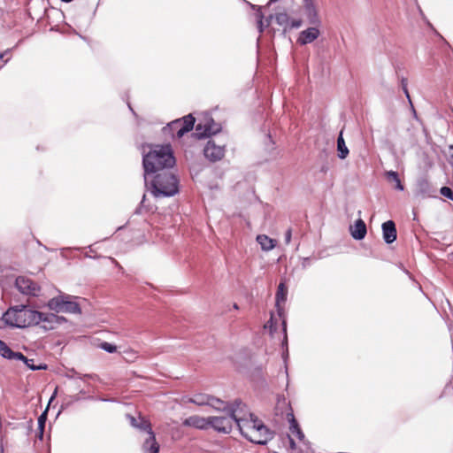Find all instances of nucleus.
Here are the masks:
<instances>
[{"mask_svg":"<svg viewBox=\"0 0 453 453\" xmlns=\"http://www.w3.org/2000/svg\"><path fill=\"white\" fill-rule=\"evenodd\" d=\"M273 18H274V16H273V15H269V16L265 19V20L264 21V22H265V27H269V26H270V24H271V22H272V19H273Z\"/></svg>","mask_w":453,"mask_h":453,"instance_id":"obj_42","label":"nucleus"},{"mask_svg":"<svg viewBox=\"0 0 453 453\" xmlns=\"http://www.w3.org/2000/svg\"><path fill=\"white\" fill-rule=\"evenodd\" d=\"M282 326H283V332H284V340H283V342H282V345H286L288 344V337H287V322L285 320V319H283L282 320Z\"/></svg>","mask_w":453,"mask_h":453,"instance_id":"obj_37","label":"nucleus"},{"mask_svg":"<svg viewBox=\"0 0 453 453\" xmlns=\"http://www.w3.org/2000/svg\"><path fill=\"white\" fill-rule=\"evenodd\" d=\"M289 444L292 449H296V442L292 438H289Z\"/></svg>","mask_w":453,"mask_h":453,"instance_id":"obj_44","label":"nucleus"},{"mask_svg":"<svg viewBox=\"0 0 453 453\" xmlns=\"http://www.w3.org/2000/svg\"><path fill=\"white\" fill-rule=\"evenodd\" d=\"M147 187L155 197H169L179 192V180L173 170H167L151 173Z\"/></svg>","mask_w":453,"mask_h":453,"instance_id":"obj_4","label":"nucleus"},{"mask_svg":"<svg viewBox=\"0 0 453 453\" xmlns=\"http://www.w3.org/2000/svg\"><path fill=\"white\" fill-rule=\"evenodd\" d=\"M203 154L206 158L215 162L220 160L225 154V148L220 145H217L214 142L209 141L203 149Z\"/></svg>","mask_w":453,"mask_h":453,"instance_id":"obj_9","label":"nucleus"},{"mask_svg":"<svg viewBox=\"0 0 453 453\" xmlns=\"http://www.w3.org/2000/svg\"><path fill=\"white\" fill-rule=\"evenodd\" d=\"M100 348L108 353H114L117 351V347L107 342L100 343Z\"/></svg>","mask_w":453,"mask_h":453,"instance_id":"obj_33","label":"nucleus"},{"mask_svg":"<svg viewBox=\"0 0 453 453\" xmlns=\"http://www.w3.org/2000/svg\"><path fill=\"white\" fill-rule=\"evenodd\" d=\"M382 235L386 243L391 244L396 240L397 232L393 220H388L382 224Z\"/></svg>","mask_w":453,"mask_h":453,"instance_id":"obj_12","label":"nucleus"},{"mask_svg":"<svg viewBox=\"0 0 453 453\" xmlns=\"http://www.w3.org/2000/svg\"><path fill=\"white\" fill-rule=\"evenodd\" d=\"M233 307H234V309H235V310H238V309H239V306L237 305V303H234Z\"/></svg>","mask_w":453,"mask_h":453,"instance_id":"obj_47","label":"nucleus"},{"mask_svg":"<svg viewBox=\"0 0 453 453\" xmlns=\"http://www.w3.org/2000/svg\"><path fill=\"white\" fill-rule=\"evenodd\" d=\"M440 193L441 196L447 197L448 199L453 201V190L449 187H442L440 189Z\"/></svg>","mask_w":453,"mask_h":453,"instance_id":"obj_34","label":"nucleus"},{"mask_svg":"<svg viewBox=\"0 0 453 453\" xmlns=\"http://www.w3.org/2000/svg\"><path fill=\"white\" fill-rule=\"evenodd\" d=\"M292 232L291 229H288L285 233V243L288 244L291 241Z\"/></svg>","mask_w":453,"mask_h":453,"instance_id":"obj_39","label":"nucleus"},{"mask_svg":"<svg viewBox=\"0 0 453 453\" xmlns=\"http://www.w3.org/2000/svg\"><path fill=\"white\" fill-rule=\"evenodd\" d=\"M111 260L119 267V268H122L120 266V265L118 263V261H116L114 258L111 257Z\"/></svg>","mask_w":453,"mask_h":453,"instance_id":"obj_45","label":"nucleus"},{"mask_svg":"<svg viewBox=\"0 0 453 453\" xmlns=\"http://www.w3.org/2000/svg\"><path fill=\"white\" fill-rule=\"evenodd\" d=\"M45 422H46V411H44L38 418V426H39V429H40V433H39L40 439H42L43 428L45 426Z\"/></svg>","mask_w":453,"mask_h":453,"instance_id":"obj_32","label":"nucleus"},{"mask_svg":"<svg viewBox=\"0 0 453 453\" xmlns=\"http://www.w3.org/2000/svg\"><path fill=\"white\" fill-rule=\"evenodd\" d=\"M303 24V21L302 19H293L291 21H289V28H298L302 26Z\"/></svg>","mask_w":453,"mask_h":453,"instance_id":"obj_35","label":"nucleus"},{"mask_svg":"<svg viewBox=\"0 0 453 453\" xmlns=\"http://www.w3.org/2000/svg\"><path fill=\"white\" fill-rule=\"evenodd\" d=\"M15 351L12 350L9 346L0 340V355L7 359L12 360Z\"/></svg>","mask_w":453,"mask_h":453,"instance_id":"obj_26","label":"nucleus"},{"mask_svg":"<svg viewBox=\"0 0 453 453\" xmlns=\"http://www.w3.org/2000/svg\"><path fill=\"white\" fill-rule=\"evenodd\" d=\"M407 85H408V81L406 78H402L401 79V87L403 89H405V88H407Z\"/></svg>","mask_w":453,"mask_h":453,"instance_id":"obj_43","label":"nucleus"},{"mask_svg":"<svg viewBox=\"0 0 453 453\" xmlns=\"http://www.w3.org/2000/svg\"><path fill=\"white\" fill-rule=\"evenodd\" d=\"M288 289L283 282H280L278 286L276 292V306L278 307L279 315L281 316L280 303H285L287 299Z\"/></svg>","mask_w":453,"mask_h":453,"instance_id":"obj_18","label":"nucleus"},{"mask_svg":"<svg viewBox=\"0 0 453 453\" xmlns=\"http://www.w3.org/2000/svg\"><path fill=\"white\" fill-rule=\"evenodd\" d=\"M187 402L199 406H203L213 404V403L217 401L215 400L214 396L203 393H198L195 394L192 397L188 398Z\"/></svg>","mask_w":453,"mask_h":453,"instance_id":"obj_16","label":"nucleus"},{"mask_svg":"<svg viewBox=\"0 0 453 453\" xmlns=\"http://www.w3.org/2000/svg\"><path fill=\"white\" fill-rule=\"evenodd\" d=\"M337 150H338V157L341 159H344L349 155V149L347 148L345 144V141L342 137V133L341 132L340 135L337 138Z\"/></svg>","mask_w":453,"mask_h":453,"instance_id":"obj_23","label":"nucleus"},{"mask_svg":"<svg viewBox=\"0 0 453 453\" xmlns=\"http://www.w3.org/2000/svg\"><path fill=\"white\" fill-rule=\"evenodd\" d=\"M287 418L290 424L289 430L292 433V434H295L296 431H298L301 428L299 427V425L296 420L294 414L292 412L287 413Z\"/></svg>","mask_w":453,"mask_h":453,"instance_id":"obj_29","label":"nucleus"},{"mask_svg":"<svg viewBox=\"0 0 453 453\" xmlns=\"http://www.w3.org/2000/svg\"><path fill=\"white\" fill-rule=\"evenodd\" d=\"M62 312L78 314L81 313V308L76 302L65 298Z\"/></svg>","mask_w":453,"mask_h":453,"instance_id":"obj_22","label":"nucleus"},{"mask_svg":"<svg viewBox=\"0 0 453 453\" xmlns=\"http://www.w3.org/2000/svg\"><path fill=\"white\" fill-rule=\"evenodd\" d=\"M257 19V29L260 34H262L265 30V24L264 22V14L261 11V7H257V12L255 13Z\"/></svg>","mask_w":453,"mask_h":453,"instance_id":"obj_28","label":"nucleus"},{"mask_svg":"<svg viewBox=\"0 0 453 453\" xmlns=\"http://www.w3.org/2000/svg\"><path fill=\"white\" fill-rule=\"evenodd\" d=\"M206 127L204 133L206 136L215 134L220 131V125L216 123L211 118L205 117Z\"/></svg>","mask_w":453,"mask_h":453,"instance_id":"obj_20","label":"nucleus"},{"mask_svg":"<svg viewBox=\"0 0 453 453\" xmlns=\"http://www.w3.org/2000/svg\"><path fill=\"white\" fill-rule=\"evenodd\" d=\"M294 435H296L300 441H303L304 440V434H303V433L302 432L301 429L296 431V433Z\"/></svg>","mask_w":453,"mask_h":453,"instance_id":"obj_40","label":"nucleus"},{"mask_svg":"<svg viewBox=\"0 0 453 453\" xmlns=\"http://www.w3.org/2000/svg\"><path fill=\"white\" fill-rule=\"evenodd\" d=\"M386 177L388 181L394 182L395 188L403 191L404 189L403 185L402 184L398 173L395 171H388L386 173Z\"/></svg>","mask_w":453,"mask_h":453,"instance_id":"obj_24","label":"nucleus"},{"mask_svg":"<svg viewBox=\"0 0 453 453\" xmlns=\"http://www.w3.org/2000/svg\"><path fill=\"white\" fill-rule=\"evenodd\" d=\"M257 242L260 244L263 250L268 251L275 247V241L269 238L265 234H259L257 237Z\"/></svg>","mask_w":453,"mask_h":453,"instance_id":"obj_21","label":"nucleus"},{"mask_svg":"<svg viewBox=\"0 0 453 453\" xmlns=\"http://www.w3.org/2000/svg\"><path fill=\"white\" fill-rule=\"evenodd\" d=\"M58 319L53 313H42L26 305L11 307L3 314V320L7 325L19 328L37 325L42 321L53 322Z\"/></svg>","mask_w":453,"mask_h":453,"instance_id":"obj_3","label":"nucleus"},{"mask_svg":"<svg viewBox=\"0 0 453 453\" xmlns=\"http://www.w3.org/2000/svg\"><path fill=\"white\" fill-rule=\"evenodd\" d=\"M435 188L432 184L425 178L418 180L416 184L415 193L417 196L425 197H435Z\"/></svg>","mask_w":453,"mask_h":453,"instance_id":"obj_10","label":"nucleus"},{"mask_svg":"<svg viewBox=\"0 0 453 453\" xmlns=\"http://www.w3.org/2000/svg\"><path fill=\"white\" fill-rule=\"evenodd\" d=\"M65 298H71V296H59L51 298L48 302L49 308L51 311H54L56 312H62Z\"/></svg>","mask_w":453,"mask_h":453,"instance_id":"obj_19","label":"nucleus"},{"mask_svg":"<svg viewBox=\"0 0 453 453\" xmlns=\"http://www.w3.org/2000/svg\"><path fill=\"white\" fill-rule=\"evenodd\" d=\"M302 6L308 22L311 25L320 24L317 0H302Z\"/></svg>","mask_w":453,"mask_h":453,"instance_id":"obj_8","label":"nucleus"},{"mask_svg":"<svg viewBox=\"0 0 453 453\" xmlns=\"http://www.w3.org/2000/svg\"><path fill=\"white\" fill-rule=\"evenodd\" d=\"M175 157L170 144H147L142 147V165L145 186L151 173L173 170Z\"/></svg>","mask_w":453,"mask_h":453,"instance_id":"obj_1","label":"nucleus"},{"mask_svg":"<svg viewBox=\"0 0 453 453\" xmlns=\"http://www.w3.org/2000/svg\"><path fill=\"white\" fill-rule=\"evenodd\" d=\"M274 19L276 23L279 26L287 27L289 24L290 19L289 16L286 12H278L274 15ZM287 31V27H284V32Z\"/></svg>","mask_w":453,"mask_h":453,"instance_id":"obj_25","label":"nucleus"},{"mask_svg":"<svg viewBox=\"0 0 453 453\" xmlns=\"http://www.w3.org/2000/svg\"><path fill=\"white\" fill-rule=\"evenodd\" d=\"M278 1H279V0H270V2H269V3H270V4H272V3L278 2Z\"/></svg>","mask_w":453,"mask_h":453,"instance_id":"obj_48","label":"nucleus"},{"mask_svg":"<svg viewBox=\"0 0 453 453\" xmlns=\"http://www.w3.org/2000/svg\"><path fill=\"white\" fill-rule=\"evenodd\" d=\"M320 32L319 28L316 27H308L305 30H303L297 38V43L300 45H306L313 42L315 40L319 38Z\"/></svg>","mask_w":453,"mask_h":453,"instance_id":"obj_11","label":"nucleus"},{"mask_svg":"<svg viewBox=\"0 0 453 453\" xmlns=\"http://www.w3.org/2000/svg\"><path fill=\"white\" fill-rule=\"evenodd\" d=\"M194 124L195 119L191 114H188L181 119L172 121L170 124H168L165 130H169L173 136L176 135L178 138H180L184 135V134L192 130Z\"/></svg>","mask_w":453,"mask_h":453,"instance_id":"obj_6","label":"nucleus"},{"mask_svg":"<svg viewBox=\"0 0 453 453\" xmlns=\"http://www.w3.org/2000/svg\"><path fill=\"white\" fill-rule=\"evenodd\" d=\"M15 286L23 295L35 296L40 292L37 283L25 276H19L15 280Z\"/></svg>","mask_w":453,"mask_h":453,"instance_id":"obj_7","label":"nucleus"},{"mask_svg":"<svg viewBox=\"0 0 453 453\" xmlns=\"http://www.w3.org/2000/svg\"><path fill=\"white\" fill-rule=\"evenodd\" d=\"M24 364L32 371H37V370H42V369H46V365H35L34 364V359H29L27 357V362H24Z\"/></svg>","mask_w":453,"mask_h":453,"instance_id":"obj_31","label":"nucleus"},{"mask_svg":"<svg viewBox=\"0 0 453 453\" xmlns=\"http://www.w3.org/2000/svg\"><path fill=\"white\" fill-rule=\"evenodd\" d=\"M144 199H145V195H144V196H142V203L144 201Z\"/></svg>","mask_w":453,"mask_h":453,"instance_id":"obj_52","label":"nucleus"},{"mask_svg":"<svg viewBox=\"0 0 453 453\" xmlns=\"http://www.w3.org/2000/svg\"><path fill=\"white\" fill-rule=\"evenodd\" d=\"M142 450L143 453L159 452V444L157 442L155 434L153 432H150V434L143 442Z\"/></svg>","mask_w":453,"mask_h":453,"instance_id":"obj_17","label":"nucleus"},{"mask_svg":"<svg viewBox=\"0 0 453 453\" xmlns=\"http://www.w3.org/2000/svg\"><path fill=\"white\" fill-rule=\"evenodd\" d=\"M205 127H206V123H205V117H204L203 119H200L199 122L196 124L194 135L198 139L206 137V134H203Z\"/></svg>","mask_w":453,"mask_h":453,"instance_id":"obj_27","label":"nucleus"},{"mask_svg":"<svg viewBox=\"0 0 453 453\" xmlns=\"http://www.w3.org/2000/svg\"><path fill=\"white\" fill-rule=\"evenodd\" d=\"M215 400L217 402H214L213 404H209V406H211L212 408L219 410V411H223L225 413L227 412L228 408H231L233 406V404L229 405V404L225 403L223 401H221L219 398L215 397Z\"/></svg>","mask_w":453,"mask_h":453,"instance_id":"obj_30","label":"nucleus"},{"mask_svg":"<svg viewBox=\"0 0 453 453\" xmlns=\"http://www.w3.org/2000/svg\"><path fill=\"white\" fill-rule=\"evenodd\" d=\"M4 58V53H0V59Z\"/></svg>","mask_w":453,"mask_h":453,"instance_id":"obj_50","label":"nucleus"},{"mask_svg":"<svg viewBox=\"0 0 453 453\" xmlns=\"http://www.w3.org/2000/svg\"><path fill=\"white\" fill-rule=\"evenodd\" d=\"M87 377H90V375H88V374H85V375H82V376L80 375V374L78 375L79 379H84V378H87Z\"/></svg>","mask_w":453,"mask_h":453,"instance_id":"obj_46","label":"nucleus"},{"mask_svg":"<svg viewBox=\"0 0 453 453\" xmlns=\"http://www.w3.org/2000/svg\"><path fill=\"white\" fill-rule=\"evenodd\" d=\"M242 403L238 407L236 426L242 434L250 441L265 445L272 438L273 433L253 413H243Z\"/></svg>","mask_w":453,"mask_h":453,"instance_id":"obj_2","label":"nucleus"},{"mask_svg":"<svg viewBox=\"0 0 453 453\" xmlns=\"http://www.w3.org/2000/svg\"><path fill=\"white\" fill-rule=\"evenodd\" d=\"M12 360L27 362V357H25L21 352H15L14 356L12 357Z\"/></svg>","mask_w":453,"mask_h":453,"instance_id":"obj_38","label":"nucleus"},{"mask_svg":"<svg viewBox=\"0 0 453 453\" xmlns=\"http://www.w3.org/2000/svg\"><path fill=\"white\" fill-rule=\"evenodd\" d=\"M288 349H286V357H288Z\"/></svg>","mask_w":453,"mask_h":453,"instance_id":"obj_51","label":"nucleus"},{"mask_svg":"<svg viewBox=\"0 0 453 453\" xmlns=\"http://www.w3.org/2000/svg\"><path fill=\"white\" fill-rule=\"evenodd\" d=\"M366 232V225L361 219L356 220L354 226H350V234L355 240H363Z\"/></svg>","mask_w":453,"mask_h":453,"instance_id":"obj_15","label":"nucleus"},{"mask_svg":"<svg viewBox=\"0 0 453 453\" xmlns=\"http://www.w3.org/2000/svg\"><path fill=\"white\" fill-rule=\"evenodd\" d=\"M321 171L322 172H326V167H322Z\"/></svg>","mask_w":453,"mask_h":453,"instance_id":"obj_49","label":"nucleus"},{"mask_svg":"<svg viewBox=\"0 0 453 453\" xmlns=\"http://www.w3.org/2000/svg\"><path fill=\"white\" fill-rule=\"evenodd\" d=\"M403 92H404V94H405V96H406V97H407V99H408L411 108L414 110L412 103H411V96H410V94H409V91H408V88H405V89H403Z\"/></svg>","mask_w":453,"mask_h":453,"instance_id":"obj_41","label":"nucleus"},{"mask_svg":"<svg viewBox=\"0 0 453 453\" xmlns=\"http://www.w3.org/2000/svg\"><path fill=\"white\" fill-rule=\"evenodd\" d=\"M242 405V402L235 400L231 408L227 409L225 416L210 417V426L218 432L229 434L233 425L236 424L238 407Z\"/></svg>","mask_w":453,"mask_h":453,"instance_id":"obj_5","label":"nucleus"},{"mask_svg":"<svg viewBox=\"0 0 453 453\" xmlns=\"http://www.w3.org/2000/svg\"><path fill=\"white\" fill-rule=\"evenodd\" d=\"M127 418H128L130 425L135 428H138L142 431H145L150 434V432H153L151 429V424L149 420L145 419L144 418L139 416L137 418L131 415H127Z\"/></svg>","mask_w":453,"mask_h":453,"instance_id":"obj_14","label":"nucleus"},{"mask_svg":"<svg viewBox=\"0 0 453 453\" xmlns=\"http://www.w3.org/2000/svg\"><path fill=\"white\" fill-rule=\"evenodd\" d=\"M183 425L186 426H192L198 429H206L210 426V417L203 418L198 415H193L187 418L183 421Z\"/></svg>","mask_w":453,"mask_h":453,"instance_id":"obj_13","label":"nucleus"},{"mask_svg":"<svg viewBox=\"0 0 453 453\" xmlns=\"http://www.w3.org/2000/svg\"><path fill=\"white\" fill-rule=\"evenodd\" d=\"M267 327L270 328L271 334H273L276 330L273 317H271L270 320L265 325V328Z\"/></svg>","mask_w":453,"mask_h":453,"instance_id":"obj_36","label":"nucleus"}]
</instances>
